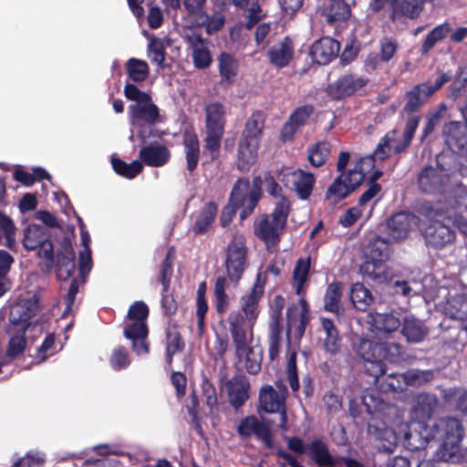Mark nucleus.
Segmentation results:
<instances>
[{
	"instance_id": "obj_38",
	"label": "nucleus",
	"mask_w": 467,
	"mask_h": 467,
	"mask_svg": "<svg viewBox=\"0 0 467 467\" xmlns=\"http://www.w3.org/2000/svg\"><path fill=\"white\" fill-rule=\"evenodd\" d=\"M360 271L363 275L374 280L383 281L387 279L382 257L378 259L373 254L368 256L361 265Z\"/></svg>"
},
{
	"instance_id": "obj_41",
	"label": "nucleus",
	"mask_w": 467,
	"mask_h": 467,
	"mask_svg": "<svg viewBox=\"0 0 467 467\" xmlns=\"http://www.w3.org/2000/svg\"><path fill=\"white\" fill-rule=\"evenodd\" d=\"M350 299L358 310H366L371 304L373 297L370 291L360 283H356L351 286Z\"/></svg>"
},
{
	"instance_id": "obj_59",
	"label": "nucleus",
	"mask_w": 467,
	"mask_h": 467,
	"mask_svg": "<svg viewBox=\"0 0 467 467\" xmlns=\"http://www.w3.org/2000/svg\"><path fill=\"white\" fill-rule=\"evenodd\" d=\"M419 117H411L408 119L406 124V129L402 134V144H399L396 146L398 149L403 147H408L413 138L414 132L419 125Z\"/></svg>"
},
{
	"instance_id": "obj_63",
	"label": "nucleus",
	"mask_w": 467,
	"mask_h": 467,
	"mask_svg": "<svg viewBox=\"0 0 467 467\" xmlns=\"http://www.w3.org/2000/svg\"><path fill=\"white\" fill-rule=\"evenodd\" d=\"M271 26L267 23H263L259 25L254 33V38L256 45L265 48L266 45L269 43Z\"/></svg>"
},
{
	"instance_id": "obj_37",
	"label": "nucleus",
	"mask_w": 467,
	"mask_h": 467,
	"mask_svg": "<svg viewBox=\"0 0 467 467\" xmlns=\"http://www.w3.org/2000/svg\"><path fill=\"white\" fill-rule=\"evenodd\" d=\"M368 432L373 433L378 441V447L379 450L392 452L397 445L398 435L397 433L388 428L379 429L373 425L368 426Z\"/></svg>"
},
{
	"instance_id": "obj_18",
	"label": "nucleus",
	"mask_w": 467,
	"mask_h": 467,
	"mask_svg": "<svg viewBox=\"0 0 467 467\" xmlns=\"http://www.w3.org/2000/svg\"><path fill=\"white\" fill-rule=\"evenodd\" d=\"M418 224L417 217L410 213H399L388 221L389 242H399L408 237L410 232Z\"/></svg>"
},
{
	"instance_id": "obj_17",
	"label": "nucleus",
	"mask_w": 467,
	"mask_h": 467,
	"mask_svg": "<svg viewBox=\"0 0 467 467\" xmlns=\"http://www.w3.org/2000/svg\"><path fill=\"white\" fill-rule=\"evenodd\" d=\"M270 427L271 424L265 419L259 420L255 416H248L240 421L237 432L242 437L255 435L266 447L272 448L273 438Z\"/></svg>"
},
{
	"instance_id": "obj_40",
	"label": "nucleus",
	"mask_w": 467,
	"mask_h": 467,
	"mask_svg": "<svg viewBox=\"0 0 467 467\" xmlns=\"http://www.w3.org/2000/svg\"><path fill=\"white\" fill-rule=\"evenodd\" d=\"M224 109L221 104L213 103L206 108V129L207 130H220L223 132Z\"/></svg>"
},
{
	"instance_id": "obj_19",
	"label": "nucleus",
	"mask_w": 467,
	"mask_h": 467,
	"mask_svg": "<svg viewBox=\"0 0 467 467\" xmlns=\"http://www.w3.org/2000/svg\"><path fill=\"white\" fill-rule=\"evenodd\" d=\"M263 295L251 290L247 294L244 295L240 298V307L242 312L234 311L232 312L227 320L234 314L239 315L243 320V327L244 329H247L248 331H253V326L258 317L259 314V301L262 298Z\"/></svg>"
},
{
	"instance_id": "obj_57",
	"label": "nucleus",
	"mask_w": 467,
	"mask_h": 467,
	"mask_svg": "<svg viewBox=\"0 0 467 467\" xmlns=\"http://www.w3.org/2000/svg\"><path fill=\"white\" fill-rule=\"evenodd\" d=\"M424 3V0H402L398 7L405 16L415 18L421 13Z\"/></svg>"
},
{
	"instance_id": "obj_25",
	"label": "nucleus",
	"mask_w": 467,
	"mask_h": 467,
	"mask_svg": "<svg viewBox=\"0 0 467 467\" xmlns=\"http://www.w3.org/2000/svg\"><path fill=\"white\" fill-rule=\"evenodd\" d=\"M339 52V43L331 37H323L316 41L311 47L312 58L318 64L326 65Z\"/></svg>"
},
{
	"instance_id": "obj_43",
	"label": "nucleus",
	"mask_w": 467,
	"mask_h": 467,
	"mask_svg": "<svg viewBox=\"0 0 467 467\" xmlns=\"http://www.w3.org/2000/svg\"><path fill=\"white\" fill-rule=\"evenodd\" d=\"M216 213L217 206L214 203L206 204L195 221L193 231L197 234L206 232L214 221Z\"/></svg>"
},
{
	"instance_id": "obj_23",
	"label": "nucleus",
	"mask_w": 467,
	"mask_h": 467,
	"mask_svg": "<svg viewBox=\"0 0 467 467\" xmlns=\"http://www.w3.org/2000/svg\"><path fill=\"white\" fill-rule=\"evenodd\" d=\"M428 244L441 248L453 240V232L440 220H435L423 230Z\"/></svg>"
},
{
	"instance_id": "obj_24",
	"label": "nucleus",
	"mask_w": 467,
	"mask_h": 467,
	"mask_svg": "<svg viewBox=\"0 0 467 467\" xmlns=\"http://www.w3.org/2000/svg\"><path fill=\"white\" fill-rule=\"evenodd\" d=\"M365 84L366 80L364 78L348 75L330 84L327 87V92L334 99H342L352 95L364 87Z\"/></svg>"
},
{
	"instance_id": "obj_11",
	"label": "nucleus",
	"mask_w": 467,
	"mask_h": 467,
	"mask_svg": "<svg viewBox=\"0 0 467 467\" xmlns=\"http://www.w3.org/2000/svg\"><path fill=\"white\" fill-rule=\"evenodd\" d=\"M39 310L38 296L33 293H26L21 295L11 306L9 320L16 327L18 332H25L32 325V319Z\"/></svg>"
},
{
	"instance_id": "obj_45",
	"label": "nucleus",
	"mask_w": 467,
	"mask_h": 467,
	"mask_svg": "<svg viewBox=\"0 0 467 467\" xmlns=\"http://www.w3.org/2000/svg\"><path fill=\"white\" fill-rule=\"evenodd\" d=\"M114 171L127 178L133 179L137 174L142 171V163L139 161H133L130 163H126L119 159L113 158L111 161Z\"/></svg>"
},
{
	"instance_id": "obj_29",
	"label": "nucleus",
	"mask_w": 467,
	"mask_h": 467,
	"mask_svg": "<svg viewBox=\"0 0 467 467\" xmlns=\"http://www.w3.org/2000/svg\"><path fill=\"white\" fill-rule=\"evenodd\" d=\"M250 384L243 376H236L226 383L229 401L233 407L238 409L249 398Z\"/></svg>"
},
{
	"instance_id": "obj_8",
	"label": "nucleus",
	"mask_w": 467,
	"mask_h": 467,
	"mask_svg": "<svg viewBox=\"0 0 467 467\" xmlns=\"http://www.w3.org/2000/svg\"><path fill=\"white\" fill-rule=\"evenodd\" d=\"M287 389L282 382H276L275 388L263 386L259 391L258 412L278 413L279 427L283 432L288 431L285 400Z\"/></svg>"
},
{
	"instance_id": "obj_54",
	"label": "nucleus",
	"mask_w": 467,
	"mask_h": 467,
	"mask_svg": "<svg viewBox=\"0 0 467 467\" xmlns=\"http://www.w3.org/2000/svg\"><path fill=\"white\" fill-rule=\"evenodd\" d=\"M330 152V147L326 142L317 143L309 150L308 160L315 167L323 165Z\"/></svg>"
},
{
	"instance_id": "obj_42",
	"label": "nucleus",
	"mask_w": 467,
	"mask_h": 467,
	"mask_svg": "<svg viewBox=\"0 0 467 467\" xmlns=\"http://www.w3.org/2000/svg\"><path fill=\"white\" fill-rule=\"evenodd\" d=\"M343 294V285L336 282L330 284L326 291L324 303L326 310L339 313L340 301Z\"/></svg>"
},
{
	"instance_id": "obj_33",
	"label": "nucleus",
	"mask_w": 467,
	"mask_h": 467,
	"mask_svg": "<svg viewBox=\"0 0 467 467\" xmlns=\"http://www.w3.org/2000/svg\"><path fill=\"white\" fill-rule=\"evenodd\" d=\"M218 68L222 83L230 85L236 79L239 63L233 55L223 52L218 57Z\"/></svg>"
},
{
	"instance_id": "obj_44",
	"label": "nucleus",
	"mask_w": 467,
	"mask_h": 467,
	"mask_svg": "<svg viewBox=\"0 0 467 467\" xmlns=\"http://www.w3.org/2000/svg\"><path fill=\"white\" fill-rule=\"evenodd\" d=\"M129 77L135 82L144 81L149 75V66L146 61L138 58H130L126 62Z\"/></svg>"
},
{
	"instance_id": "obj_39",
	"label": "nucleus",
	"mask_w": 467,
	"mask_h": 467,
	"mask_svg": "<svg viewBox=\"0 0 467 467\" xmlns=\"http://www.w3.org/2000/svg\"><path fill=\"white\" fill-rule=\"evenodd\" d=\"M307 453L318 465H336V460L329 454L327 445L319 440L313 441L308 445Z\"/></svg>"
},
{
	"instance_id": "obj_12",
	"label": "nucleus",
	"mask_w": 467,
	"mask_h": 467,
	"mask_svg": "<svg viewBox=\"0 0 467 467\" xmlns=\"http://www.w3.org/2000/svg\"><path fill=\"white\" fill-rule=\"evenodd\" d=\"M224 265L229 280L238 284L248 266L247 247L243 236H235L229 244Z\"/></svg>"
},
{
	"instance_id": "obj_3",
	"label": "nucleus",
	"mask_w": 467,
	"mask_h": 467,
	"mask_svg": "<svg viewBox=\"0 0 467 467\" xmlns=\"http://www.w3.org/2000/svg\"><path fill=\"white\" fill-rule=\"evenodd\" d=\"M432 441L437 443L435 457L441 461L456 458L461 450L464 429L455 418L441 419L431 424Z\"/></svg>"
},
{
	"instance_id": "obj_47",
	"label": "nucleus",
	"mask_w": 467,
	"mask_h": 467,
	"mask_svg": "<svg viewBox=\"0 0 467 467\" xmlns=\"http://www.w3.org/2000/svg\"><path fill=\"white\" fill-rule=\"evenodd\" d=\"M187 168L192 171L198 163L199 159V142L196 137L188 136L184 141Z\"/></svg>"
},
{
	"instance_id": "obj_15",
	"label": "nucleus",
	"mask_w": 467,
	"mask_h": 467,
	"mask_svg": "<svg viewBox=\"0 0 467 467\" xmlns=\"http://www.w3.org/2000/svg\"><path fill=\"white\" fill-rule=\"evenodd\" d=\"M287 329L286 335L289 341H298L304 335L306 326L309 321L308 306L304 298H300L297 304L292 305L286 313Z\"/></svg>"
},
{
	"instance_id": "obj_9",
	"label": "nucleus",
	"mask_w": 467,
	"mask_h": 467,
	"mask_svg": "<svg viewBox=\"0 0 467 467\" xmlns=\"http://www.w3.org/2000/svg\"><path fill=\"white\" fill-rule=\"evenodd\" d=\"M262 129L263 124L255 116L247 120L238 148V166L241 170H247L254 163Z\"/></svg>"
},
{
	"instance_id": "obj_58",
	"label": "nucleus",
	"mask_w": 467,
	"mask_h": 467,
	"mask_svg": "<svg viewBox=\"0 0 467 467\" xmlns=\"http://www.w3.org/2000/svg\"><path fill=\"white\" fill-rule=\"evenodd\" d=\"M396 292L400 293L405 296H412L418 295L422 291L421 285L416 281L406 282V281H396L395 282Z\"/></svg>"
},
{
	"instance_id": "obj_6",
	"label": "nucleus",
	"mask_w": 467,
	"mask_h": 467,
	"mask_svg": "<svg viewBox=\"0 0 467 467\" xmlns=\"http://www.w3.org/2000/svg\"><path fill=\"white\" fill-rule=\"evenodd\" d=\"M289 211V201L286 198H281L279 202H275V207L271 214L262 215L255 220L254 234L265 243L268 249L277 244L285 226Z\"/></svg>"
},
{
	"instance_id": "obj_5",
	"label": "nucleus",
	"mask_w": 467,
	"mask_h": 467,
	"mask_svg": "<svg viewBox=\"0 0 467 467\" xmlns=\"http://www.w3.org/2000/svg\"><path fill=\"white\" fill-rule=\"evenodd\" d=\"M358 354L368 363V371L374 377L379 378L386 371L383 360L395 361L402 353L400 344L394 342L373 343L372 341L360 338L357 345Z\"/></svg>"
},
{
	"instance_id": "obj_32",
	"label": "nucleus",
	"mask_w": 467,
	"mask_h": 467,
	"mask_svg": "<svg viewBox=\"0 0 467 467\" xmlns=\"http://www.w3.org/2000/svg\"><path fill=\"white\" fill-rule=\"evenodd\" d=\"M402 144V134L398 130H391L385 135L374 150V159L384 160L392 153H399L407 147L398 149L396 146Z\"/></svg>"
},
{
	"instance_id": "obj_26",
	"label": "nucleus",
	"mask_w": 467,
	"mask_h": 467,
	"mask_svg": "<svg viewBox=\"0 0 467 467\" xmlns=\"http://www.w3.org/2000/svg\"><path fill=\"white\" fill-rule=\"evenodd\" d=\"M447 176L438 168H426L419 177L420 188L427 193H440L447 182Z\"/></svg>"
},
{
	"instance_id": "obj_56",
	"label": "nucleus",
	"mask_w": 467,
	"mask_h": 467,
	"mask_svg": "<svg viewBox=\"0 0 467 467\" xmlns=\"http://www.w3.org/2000/svg\"><path fill=\"white\" fill-rule=\"evenodd\" d=\"M148 56L150 60L157 64L161 65L164 61L165 50L164 45L161 38L150 36L148 45Z\"/></svg>"
},
{
	"instance_id": "obj_16",
	"label": "nucleus",
	"mask_w": 467,
	"mask_h": 467,
	"mask_svg": "<svg viewBox=\"0 0 467 467\" xmlns=\"http://www.w3.org/2000/svg\"><path fill=\"white\" fill-rule=\"evenodd\" d=\"M149 315L147 305L141 301L130 306L124 326V336L132 338L135 336L148 335L146 319Z\"/></svg>"
},
{
	"instance_id": "obj_1",
	"label": "nucleus",
	"mask_w": 467,
	"mask_h": 467,
	"mask_svg": "<svg viewBox=\"0 0 467 467\" xmlns=\"http://www.w3.org/2000/svg\"><path fill=\"white\" fill-rule=\"evenodd\" d=\"M124 94L129 100L133 101L129 107L131 125L130 140H133L135 132L144 140L151 132V125L160 121L159 109L148 93L140 90L131 83L125 85Z\"/></svg>"
},
{
	"instance_id": "obj_64",
	"label": "nucleus",
	"mask_w": 467,
	"mask_h": 467,
	"mask_svg": "<svg viewBox=\"0 0 467 467\" xmlns=\"http://www.w3.org/2000/svg\"><path fill=\"white\" fill-rule=\"evenodd\" d=\"M202 394L206 399V404L213 409L217 404L216 391L213 385L206 379L202 382Z\"/></svg>"
},
{
	"instance_id": "obj_28",
	"label": "nucleus",
	"mask_w": 467,
	"mask_h": 467,
	"mask_svg": "<svg viewBox=\"0 0 467 467\" xmlns=\"http://www.w3.org/2000/svg\"><path fill=\"white\" fill-rule=\"evenodd\" d=\"M191 48L192 49V59L194 66L198 68H204L211 65L212 57L207 44L196 32H190L185 36Z\"/></svg>"
},
{
	"instance_id": "obj_22",
	"label": "nucleus",
	"mask_w": 467,
	"mask_h": 467,
	"mask_svg": "<svg viewBox=\"0 0 467 467\" xmlns=\"http://www.w3.org/2000/svg\"><path fill=\"white\" fill-rule=\"evenodd\" d=\"M438 405V399L435 395L421 393L415 400L411 410V421L430 424L432 413Z\"/></svg>"
},
{
	"instance_id": "obj_21",
	"label": "nucleus",
	"mask_w": 467,
	"mask_h": 467,
	"mask_svg": "<svg viewBox=\"0 0 467 467\" xmlns=\"http://www.w3.org/2000/svg\"><path fill=\"white\" fill-rule=\"evenodd\" d=\"M368 324L371 331L379 337H387L400 327V319L395 313H369Z\"/></svg>"
},
{
	"instance_id": "obj_48",
	"label": "nucleus",
	"mask_w": 467,
	"mask_h": 467,
	"mask_svg": "<svg viewBox=\"0 0 467 467\" xmlns=\"http://www.w3.org/2000/svg\"><path fill=\"white\" fill-rule=\"evenodd\" d=\"M310 265L309 261L299 259L293 272L294 286L297 295L301 294L303 285L307 278Z\"/></svg>"
},
{
	"instance_id": "obj_4",
	"label": "nucleus",
	"mask_w": 467,
	"mask_h": 467,
	"mask_svg": "<svg viewBox=\"0 0 467 467\" xmlns=\"http://www.w3.org/2000/svg\"><path fill=\"white\" fill-rule=\"evenodd\" d=\"M261 180L254 179L252 183L245 180H239L233 189L230 202L223 208L221 224L225 227L233 219L237 208H242L241 220L246 218L256 206L261 197Z\"/></svg>"
},
{
	"instance_id": "obj_46",
	"label": "nucleus",
	"mask_w": 467,
	"mask_h": 467,
	"mask_svg": "<svg viewBox=\"0 0 467 467\" xmlns=\"http://www.w3.org/2000/svg\"><path fill=\"white\" fill-rule=\"evenodd\" d=\"M227 281L223 276H219L214 285L215 305L218 313H224L229 305V296L226 294Z\"/></svg>"
},
{
	"instance_id": "obj_36",
	"label": "nucleus",
	"mask_w": 467,
	"mask_h": 467,
	"mask_svg": "<svg viewBox=\"0 0 467 467\" xmlns=\"http://www.w3.org/2000/svg\"><path fill=\"white\" fill-rule=\"evenodd\" d=\"M433 378V373L430 370H409L404 374H400L393 377V381L397 379L400 382V379H403L406 385L419 386L423 383L429 382ZM389 386L394 389H402L400 384L390 382Z\"/></svg>"
},
{
	"instance_id": "obj_61",
	"label": "nucleus",
	"mask_w": 467,
	"mask_h": 467,
	"mask_svg": "<svg viewBox=\"0 0 467 467\" xmlns=\"http://www.w3.org/2000/svg\"><path fill=\"white\" fill-rule=\"evenodd\" d=\"M225 18L221 13H213L211 16H207L205 21L206 32L208 34H213L218 32L224 25Z\"/></svg>"
},
{
	"instance_id": "obj_7",
	"label": "nucleus",
	"mask_w": 467,
	"mask_h": 467,
	"mask_svg": "<svg viewBox=\"0 0 467 467\" xmlns=\"http://www.w3.org/2000/svg\"><path fill=\"white\" fill-rule=\"evenodd\" d=\"M374 163L373 156L361 158L353 169L348 170L347 172H342L335 180L333 184L327 189L326 197L334 201L346 198L361 185L365 174L373 169Z\"/></svg>"
},
{
	"instance_id": "obj_2",
	"label": "nucleus",
	"mask_w": 467,
	"mask_h": 467,
	"mask_svg": "<svg viewBox=\"0 0 467 467\" xmlns=\"http://www.w3.org/2000/svg\"><path fill=\"white\" fill-rule=\"evenodd\" d=\"M243 323V318L237 314L228 319L235 355L240 366L248 373L256 374L261 368L263 350L259 345L254 344L253 331L244 329Z\"/></svg>"
},
{
	"instance_id": "obj_34",
	"label": "nucleus",
	"mask_w": 467,
	"mask_h": 467,
	"mask_svg": "<svg viewBox=\"0 0 467 467\" xmlns=\"http://www.w3.org/2000/svg\"><path fill=\"white\" fill-rule=\"evenodd\" d=\"M269 61L277 67H285L292 58L293 47L291 41L285 38L284 41L274 45L268 51Z\"/></svg>"
},
{
	"instance_id": "obj_27",
	"label": "nucleus",
	"mask_w": 467,
	"mask_h": 467,
	"mask_svg": "<svg viewBox=\"0 0 467 467\" xmlns=\"http://www.w3.org/2000/svg\"><path fill=\"white\" fill-rule=\"evenodd\" d=\"M170 157L171 153L168 148L160 143H150L143 146L139 152V158L141 161L150 167L165 165Z\"/></svg>"
},
{
	"instance_id": "obj_60",
	"label": "nucleus",
	"mask_w": 467,
	"mask_h": 467,
	"mask_svg": "<svg viewBox=\"0 0 467 467\" xmlns=\"http://www.w3.org/2000/svg\"><path fill=\"white\" fill-rule=\"evenodd\" d=\"M287 379L289 386L294 392H297L299 389L298 378L296 370V353L290 354L287 365Z\"/></svg>"
},
{
	"instance_id": "obj_55",
	"label": "nucleus",
	"mask_w": 467,
	"mask_h": 467,
	"mask_svg": "<svg viewBox=\"0 0 467 467\" xmlns=\"http://www.w3.org/2000/svg\"><path fill=\"white\" fill-rule=\"evenodd\" d=\"M449 31L450 29L447 25H441L432 29L422 45L421 52L423 54L428 53L437 42L441 41L447 36Z\"/></svg>"
},
{
	"instance_id": "obj_49",
	"label": "nucleus",
	"mask_w": 467,
	"mask_h": 467,
	"mask_svg": "<svg viewBox=\"0 0 467 467\" xmlns=\"http://www.w3.org/2000/svg\"><path fill=\"white\" fill-rule=\"evenodd\" d=\"M430 97L429 94L421 88V84L416 86L408 93V101L404 107V110L407 112H413L417 110Z\"/></svg>"
},
{
	"instance_id": "obj_53",
	"label": "nucleus",
	"mask_w": 467,
	"mask_h": 467,
	"mask_svg": "<svg viewBox=\"0 0 467 467\" xmlns=\"http://www.w3.org/2000/svg\"><path fill=\"white\" fill-rule=\"evenodd\" d=\"M130 362L129 353L125 348L118 346L113 348L109 357V365L112 369L116 371L124 369Z\"/></svg>"
},
{
	"instance_id": "obj_31",
	"label": "nucleus",
	"mask_w": 467,
	"mask_h": 467,
	"mask_svg": "<svg viewBox=\"0 0 467 467\" xmlns=\"http://www.w3.org/2000/svg\"><path fill=\"white\" fill-rule=\"evenodd\" d=\"M57 275L60 280L69 278L75 270V253L68 241L63 243L62 251L57 254Z\"/></svg>"
},
{
	"instance_id": "obj_14",
	"label": "nucleus",
	"mask_w": 467,
	"mask_h": 467,
	"mask_svg": "<svg viewBox=\"0 0 467 467\" xmlns=\"http://www.w3.org/2000/svg\"><path fill=\"white\" fill-rule=\"evenodd\" d=\"M280 180L286 187L294 190L302 200H306L311 195L316 182L312 173L301 169L283 171Z\"/></svg>"
},
{
	"instance_id": "obj_50",
	"label": "nucleus",
	"mask_w": 467,
	"mask_h": 467,
	"mask_svg": "<svg viewBox=\"0 0 467 467\" xmlns=\"http://www.w3.org/2000/svg\"><path fill=\"white\" fill-rule=\"evenodd\" d=\"M223 132L217 130H207V135L205 138V145H204V154H208L211 160H214L218 156V151L221 145V138Z\"/></svg>"
},
{
	"instance_id": "obj_51",
	"label": "nucleus",
	"mask_w": 467,
	"mask_h": 467,
	"mask_svg": "<svg viewBox=\"0 0 467 467\" xmlns=\"http://www.w3.org/2000/svg\"><path fill=\"white\" fill-rule=\"evenodd\" d=\"M0 232L5 238V245L13 249L16 245V226L10 217L0 212Z\"/></svg>"
},
{
	"instance_id": "obj_52",
	"label": "nucleus",
	"mask_w": 467,
	"mask_h": 467,
	"mask_svg": "<svg viewBox=\"0 0 467 467\" xmlns=\"http://www.w3.org/2000/svg\"><path fill=\"white\" fill-rule=\"evenodd\" d=\"M349 15V6L343 0H329L327 8V17L329 20H344Z\"/></svg>"
},
{
	"instance_id": "obj_10",
	"label": "nucleus",
	"mask_w": 467,
	"mask_h": 467,
	"mask_svg": "<svg viewBox=\"0 0 467 467\" xmlns=\"http://www.w3.org/2000/svg\"><path fill=\"white\" fill-rule=\"evenodd\" d=\"M426 216L447 219L467 236V192L461 190L453 199L450 200V207L444 210L442 207L426 208Z\"/></svg>"
},
{
	"instance_id": "obj_13",
	"label": "nucleus",
	"mask_w": 467,
	"mask_h": 467,
	"mask_svg": "<svg viewBox=\"0 0 467 467\" xmlns=\"http://www.w3.org/2000/svg\"><path fill=\"white\" fill-rule=\"evenodd\" d=\"M22 242L24 247L27 250L39 248V256L46 259L48 265L53 263V244L46 228L36 223L28 224L24 229Z\"/></svg>"
},
{
	"instance_id": "obj_35",
	"label": "nucleus",
	"mask_w": 467,
	"mask_h": 467,
	"mask_svg": "<svg viewBox=\"0 0 467 467\" xmlns=\"http://www.w3.org/2000/svg\"><path fill=\"white\" fill-rule=\"evenodd\" d=\"M401 332L408 341L417 343L425 338L428 329L420 320L413 316H407L403 319Z\"/></svg>"
},
{
	"instance_id": "obj_20",
	"label": "nucleus",
	"mask_w": 467,
	"mask_h": 467,
	"mask_svg": "<svg viewBox=\"0 0 467 467\" xmlns=\"http://www.w3.org/2000/svg\"><path fill=\"white\" fill-rule=\"evenodd\" d=\"M404 433L405 446L410 451L424 449L432 441L431 424L411 421Z\"/></svg>"
},
{
	"instance_id": "obj_30",
	"label": "nucleus",
	"mask_w": 467,
	"mask_h": 467,
	"mask_svg": "<svg viewBox=\"0 0 467 467\" xmlns=\"http://www.w3.org/2000/svg\"><path fill=\"white\" fill-rule=\"evenodd\" d=\"M446 316L457 320L463 329H467V296L457 295L451 296L443 306Z\"/></svg>"
},
{
	"instance_id": "obj_62",
	"label": "nucleus",
	"mask_w": 467,
	"mask_h": 467,
	"mask_svg": "<svg viewBox=\"0 0 467 467\" xmlns=\"http://www.w3.org/2000/svg\"><path fill=\"white\" fill-rule=\"evenodd\" d=\"M313 112V108L310 106H304L301 108H298L296 109L289 117V119H291L298 128L303 126L310 115Z\"/></svg>"
}]
</instances>
